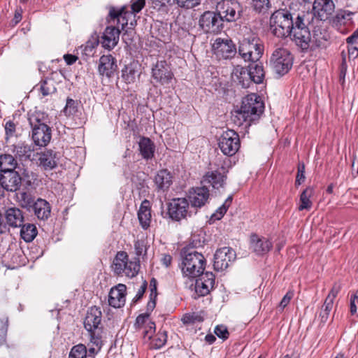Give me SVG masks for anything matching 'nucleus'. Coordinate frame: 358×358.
<instances>
[{
	"instance_id": "nucleus-33",
	"label": "nucleus",
	"mask_w": 358,
	"mask_h": 358,
	"mask_svg": "<svg viewBox=\"0 0 358 358\" xmlns=\"http://www.w3.org/2000/svg\"><path fill=\"white\" fill-rule=\"evenodd\" d=\"M248 71L250 73L252 83H262L264 78L263 65L257 62H252L248 66Z\"/></svg>"
},
{
	"instance_id": "nucleus-45",
	"label": "nucleus",
	"mask_w": 358,
	"mask_h": 358,
	"mask_svg": "<svg viewBox=\"0 0 358 358\" xmlns=\"http://www.w3.org/2000/svg\"><path fill=\"white\" fill-rule=\"evenodd\" d=\"M140 264L136 261H128L123 268L122 274L129 278L136 276L139 271Z\"/></svg>"
},
{
	"instance_id": "nucleus-24",
	"label": "nucleus",
	"mask_w": 358,
	"mask_h": 358,
	"mask_svg": "<svg viewBox=\"0 0 358 358\" xmlns=\"http://www.w3.org/2000/svg\"><path fill=\"white\" fill-rule=\"evenodd\" d=\"M231 78L234 83H236L243 88H248L252 83L248 69L241 66H236L234 68Z\"/></svg>"
},
{
	"instance_id": "nucleus-49",
	"label": "nucleus",
	"mask_w": 358,
	"mask_h": 358,
	"mask_svg": "<svg viewBox=\"0 0 358 358\" xmlns=\"http://www.w3.org/2000/svg\"><path fill=\"white\" fill-rule=\"evenodd\" d=\"M333 304L334 303L331 302L324 301V303L319 314V317L320 318V322L324 324L327 321L329 313L333 308Z\"/></svg>"
},
{
	"instance_id": "nucleus-35",
	"label": "nucleus",
	"mask_w": 358,
	"mask_h": 358,
	"mask_svg": "<svg viewBox=\"0 0 358 358\" xmlns=\"http://www.w3.org/2000/svg\"><path fill=\"white\" fill-rule=\"evenodd\" d=\"M90 336V343L92 346H90L87 349V358H94L95 355L100 351L103 341L102 335H99L97 333H93Z\"/></svg>"
},
{
	"instance_id": "nucleus-42",
	"label": "nucleus",
	"mask_w": 358,
	"mask_h": 358,
	"mask_svg": "<svg viewBox=\"0 0 358 358\" xmlns=\"http://www.w3.org/2000/svg\"><path fill=\"white\" fill-rule=\"evenodd\" d=\"M233 197L231 195L229 196L227 199L224 201V203L219 207L216 211L211 215L210 220L215 221L220 220L226 213L229 207L231 206L232 203Z\"/></svg>"
},
{
	"instance_id": "nucleus-54",
	"label": "nucleus",
	"mask_w": 358,
	"mask_h": 358,
	"mask_svg": "<svg viewBox=\"0 0 358 358\" xmlns=\"http://www.w3.org/2000/svg\"><path fill=\"white\" fill-rule=\"evenodd\" d=\"M254 9L260 13L269 7V0H252Z\"/></svg>"
},
{
	"instance_id": "nucleus-37",
	"label": "nucleus",
	"mask_w": 358,
	"mask_h": 358,
	"mask_svg": "<svg viewBox=\"0 0 358 358\" xmlns=\"http://www.w3.org/2000/svg\"><path fill=\"white\" fill-rule=\"evenodd\" d=\"M17 201L20 206L26 208L27 210H31V208L34 205L36 201L34 196L27 192H20L17 194Z\"/></svg>"
},
{
	"instance_id": "nucleus-60",
	"label": "nucleus",
	"mask_w": 358,
	"mask_h": 358,
	"mask_svg": "<svg viewBox=\"0 0 358 358\" xmlns=\"http://www.w3.org/2000/svg\"><path fill=\"white\" fill-rule=\"evenodd\" d=\"M134 250L137 256L145 255L146 248L143 241L138 240L134 243Z\"/></svg>"
},
{
	"instance_id": "nucleus-8",
	"label": "nucleus",
	"mask_w": 358,
	"mask_h": 358,
	"mask_svg": "<svg viewBox=\"0 0 358 358\" xmlns=\"http://www.w3.org/2000/svg\"><path fill=\"white\" fill-rule=\"evenodd\" d=\"M216 10L222 22H235L241 15L242 6L236 0H222L217 3Z\"/></svg>"
},
{
	"instance_id": "nucleus-34",
	"label": "nucleus",
	"mask_w": 358,
	"mask_h": 358,
	"mask_svg": "<svg viewBox=\"0 0 358 358\" xmlns=\"http://www.w3.org/2000/svg\"><path fill=\"white\" fill-rule=\"evenodd\" d=\"M17 159L10 154L0 155V173L14 170L17 166Z\"/></svg>"
},
{
	"instance_id": "nucleus-64",
	"label": "nucleus",
	"mask_w": 358,
	"mask_h": 358,
	"mask_svg": "<svg viewBox=\"0 0 358 358\" xmlns=\"http://www.w3.org/2000/svg\"><path fill=\"white\" fill-rule=\"evenodd\" d=\"M146 289H147V282L144 281L143 282V284L141 285V287H139L135 297L134 298V299L132 301V302L134 303H136L138 301H139L143 297Z\"/></svg>"
},
{
	"instance_id": "nucleus-9",
	"label": "nucleus",
	"mask_w": 358,
	"mask_h": 358,
	"mask_svg": "<svg viewBox=\"0 0 358 358\" xmlns=\"http://www.w3.org/2000/svg\"><path fill=\"white\" fill-rule=\"evenodd\" d=\"M167 213L171 220L180 221L191 217L194 212L186 198H174L168 203Z\"/></svg>"
},
{
	"instance_id": "nucleus-10",
	"label": "nucleus",
	"mask_w": 358,
	"mask_h": 358,
	"mask_svg": "<svg viewBox=\"0 0 358 358\" xmlns=\"http://www.w3.org/2000/svg\"><path fill=\"white\" fill-rule=\"evenodd\" d=\"M218 145L224 155L233 156L240 148L239 136L234 130L225 131L221 135Z\"/></svg>"
},
{
	"instance_id": "nucleus-41",
	"label": "nucleus",
	"mask_w": 358,
	"mask_h": 358,
	"mask_svg": "<svg viewBox=\"0 0 358 358\" xmlns=\"http://www.w3.org/2000/svg\"><path fill=\"white\" fill-rule=\"evenodd\" d=\"M35 90H38L43 96H46L52 93L55 92L56 88L54 85L53 82L51 80H42L35 87Z\"/></svg>"
},
{
	"instance_id": "nucleus-62",
	"label": "nucleus",
	"mask_w": 358,
	"mask_h": 358,
	"mask_svg": "<svg viewBox=\"0 0 358 358\" xmlns=\"http://www.w3.org/2000/svg\"><path fill=\"white\" fill-rule=\"evenodd\" d=\"M293 296L294 292L292 291H288L282 299L279 307L283 310L289 304Z\"/></svg>"
},
{
	"instance_id": "nucleus-57",
	"label": "nucleus",
	"mask_w": 358,
	"mask_h": 358,
	"mask_svg": "<svg viewBox=\"0 0 358 358\" xmlns=\"http://www.w3.org/2000/svg\"><path fill=\"white\" fill-rule=\"evenodd\" d=\"M145 0H131V8L132 11L131 12L133 14L139 13L145 6Z\"/></svg>"
},
{
	"instance_id": "nucleus-32",
	"label": "nucleus",
	"mask_w": 358,
	"mask_h": 358,
	"mask_svg": "<svg viewBox=\"0 0 358 358\" xmlns=\"http://www.w3.org/2000/svg\"><path fill=\"white\" fill-rule=\"evenodd\" d=\"M138 64L137 62H131L122 69L121 77L127 84L134 83L137 76H139Z\"/></svg>"
},
{
	"instance_id": "nucleus-27",
	"label": "nucleus",
	"mask_w": 358,
	"mask_h": 358,
	"mask_svg": "<svg viewBox=\"0 0 358 358\" xmlns=\"http://www.w3.org/2000/svg\"><path fill=\"white\" fill-rule=\"evenodd\" d=\"M138 218L143 229L149 228L151 222V206L148 200L145 199L142 201L138 211Z\"/></svg>"
},
{
	"instance_id": "nucleus-2",
	"label": "nucleus",
	"mask_w": 358,
	"mask_h": 358,
	"mask_svg": "<svg viewBox=\"0 0 358 358\" xmlns=\"http://www.w3.org/2000/svg\"><path fill=\"white\" fill-rule=\"evenodd\" d=\"M264 109V102L258 94H248L243 98L240 109L233 113L232 120L236 125H244L245 128H248L259 120Z\"/></svg>"
},
{
	"instance_id": "nucleus-55",
	"label": "nucleus",
	"mask_w": 358,
	"mask_h": 358,
	"mask_svg": "<svg viewBox=\"0 0 358 358\" xmlns=\"http://www.w3.org/2000/svg\"><path fill=\"white\" fill-rule=\"evenodd\" d=\"M149 322V314L144 313L139 315L136 320L135 326L138 329L143 328Z\"/></svg>"
},
{
	"instance_id": "nucleus-46",
	"label": "nucleus",
	"mask_w": 358,
	"mask_h": 358,
	"mask_svg": "<svg viewBox=\"0 0 358 358\" xmlns=\"http://www.w3.org/2000/svg\"><path fill=\"white\" fill-rule=\"evenodd\" d=\"M181 320L185 324H193L203 322V317L201 314L193 312L185 314Z\"/></svg>"
},
{
	"instance_id": "nucleus-7",
	"label": "nucleus",
	"mask_w": 358,
	"mask_h": 358,
	"mask_svg": "<svg viewBox=\"0 0 358 358\" xmlns=\"http://www.w3.org/2000/svg\"><path fill=\"white\" fill-rule=\"evenodd\" d=\"M293 60L294 57L287 49L277 48L271 55L270 64L277 74L284 76L292 69Z\"/></svg>"
},
{
	"instance_id": "nucleus-13",
	"label": "nucleus",
	"mask_w": 358,
	"mask_h": 358,
	"mask_svg": "<svg viewBox=\"0 0 358 358\" xmlns=\"http://www.w3.org/2000/svg\"><path fill=\"white\" fill-rule=\"evenodd\" d=\"M152 78L161 85L169 84L173 78L170 66L165 60L157 61L152 67Z\"/></svg>"
},
{
	"instance_id": "nucleus-15",
	"label": "nucleus",
	"mask_w": 358,
	"mask_h": 358,
	"mask_svg": "<svg viewBox=\"0 0 358 358\" xmlns=\"http://www.w3.org/2000/svg\"><path fill=\"white\" fill-rule=\"evenodd\" d=\"M236 252L231 248L223 247L217 250L214 255L215 270H225L236 259Z\"/></svg>"
},
{
	"instance_id": "nucleus-43",
	"label": "nucleus",
	"mask_w": 358,
	"mask_h": 358,
	"mask_svg": "<svg viewBox=\"0 0 358 358\" xmlns=\"http://www.w3.org/2000/svg\"><path fill=\"white\" fill-rule=\"evenodd\" d=\"M68 358H87V347L82 343L73 346Z\"/></svg>"
},
{
	"instance_id": "nucleus-11",
	"label": "nucleus",
	"mask_w": 358,
	"mask_h": 358,
	"mask_svg": "<svg viewBox=\"0 0 358 358\" xmlns=\"http://www.w3.org/2000/svg\"><path fill=\"white\" fill-rule=\"evenodd\" d=\"M187 200L196 214L199 208L204 206L209 200L210 192L206 186L192 187L187 193Z\"/></svg>"
},
{
	"instance_id": "nucleus-25",
	"label": "nucleus",
	"mask_w": 358,
	"mask_h": 358,
	"mask_svg": "<svg viewBox=\"0 0 358 358\" xmlns=\"http://www.w3.org/2000/svg\"><path fill=\"white\" fill-rule=\"evenodd\" d=\"M31 210L39 220H47L50 217L51 206L50 203L43 199H37Z\"/></svg>"
},
{
	"instance_id": "nucleus-48",
	"label": "nucleus",
	"mask_w": 358,
	"mask_h": 358,
	"mask_svg": "<svg viewBox=\"0 0 358 358\" xmlns=\"http://www.w3.org/2000/svg\"><path fill=\"white\" fill-rule=\"evenodd\" d=\"M98 44L99 41L96 38H94L92 41L89 40L85 45H81L80 49L83 55L86 56H91L93 55L94 49L98 45Z\"/></svg>"
},
{
	"instance_id": "nucleus-17",
	"label": "nucleus",
	"mask_w": 358,
	"mask_h": 358,
	"mask_svg": "<svg viewBox=\"0 0 358 358\" xmlns=\"http://www.w3.org/2000/svg\"><path fill=\"white\" fill-rule=\"evenodd\" d=\"M0 182L8 192L18 190L22 185V177L15 169L0 173Z\"/></svg>"
},
{
	"instance_id": "nucleus-40",
	"label": "nucleus",
	"mask_w": 358,
	"mask_h": 358,
	"mask_svg": "<svg viewBox=\"0 0 358 358\" xmlns=\"http://www.w3.org/2000/svg\"><path fill=\"white\" fill-rule=\"evenodd\" d=\"M313 194V189L312 187L306 188L300 195V205L299 206V210H310L312 207L313 203L310 201V197Z\"/></svg>"
},
{
	"instance_id": "nucleus-36",
	"label": "nucleus",
	"mask_w": 358,
	"mask_h": 358,
	"mask_svg": "<svg viewBox=\"0 0 358 358\" xmlns=\"http://www.w3.org/2000/svg\"><path fill=\"white\" fill-rule=\"evenodd\" d=\"M13 152L16 156L20 158H24V159H31L34 155V149L31 145L25 143H19L13 146Z\"/></svg>"
},
{
	"instance_id": "nucleus-18",
	"label": "nucleus",
	"mask_w": 358,
	"mask_h": 358,
	"mask_svg": "<svg viewBox=\"0 0 358 358\" xmlns=\"http://www.w3.org/2000/svg\"><path fill=\"white\" fill-rule=\"evenodd\" d=\"M127 286L124 284H118L112 287L108 294L109 306L119 308L123 307L126 302Z\"/></svg>"
},
{
	"instance_id": "nucleus-58",
	"label": "nucleus",
	"mask_w": 358,
	"mask_h": 358,
	"mask_svg": "<svg viewBox=\"0 0 358 358\" xmlns=\"http://www.w3.org/2000/svg\"><path fill=\"white\" fill-rule=\"evenodd\" d=\"M341 291V286L338 284L335 283L331 291L329 292L328 296H327L325 301L331 302L334 303V299L336 297L339 292Z\"/></svg>"
},
{
	"instance_id": "nucleus-51",
	"label": "nucleus",
	"mask_w": 358,
	"mask_h": 358,
	"mask_svg": "<svg viewBox=\"0 0 358 358\" xmlns=\"http://www.w3.org/2000/svg\"><path fill=\"white\" fill-rule=\"evenodd\" d=\"M212 289L213 288L208 286L204 282H202L198 280H196L195 291L199 296H206Z\"/></svg>"
},
{
	"instance_id": "nucleus-59",
	"label": "nucleus",
	"mask_w": 358,
	"mask_h": 358,
	"mask_svg": "<svg viewBox=\"0 0 358 358\" xmlns=\"http://www.w3.org/2000/svg\"><path fill=\"white\" fill-rule=\"evenodd\" d=\"M305 180V166L303 164H299L298 167L297 175L296 177V185H300Z\"/></svg>"
},
{
	"instance_id": "nucleus-23",
	"label": "nucleus",
	"mask_w": 358,
	"mask_h": 358,
	"mask_svg": "<svg viewBox=\"0 0 358 358\" xmlns=\"http://www.w3.org/2000/svg\"><path fill=\"white\" fill-rule=\"evenodd\" d=\"M120 31L118 27H107L101 36V44L106 49L113 48L118 43Z\"/></svg>"
},
{
	"instance_id": "nucleus-21",
	"label": "nucleus",
	"mask_w": 358,
	"mask_h": 358,
	"mask_svg": "<svg viewBox=\"0 0 358 358\" xmlns=\"http://www.w3.org/2000/svg\"><path fill=\"white\" fill-rule=\"evenodd\" d=\"M227 178V171L224 166L220 169L208 172L203 178V183H208L212 185L214 189L223 187Z\"/></svg>"
},
{
	"instance_id": "nucleus-3",
	"label": "nucleus",
	"mask_w": 358,
	"mask_h": 358,
	"mask_svg": "<svg viewBox=\"0 0 358 358\" xmlns=\"http://www.w3.org/2000/svg\"><path fill=\"white\" fill-rule=\"evenodd\" d=\"M303 22L301 17L298 16L294 22L292 15L287 10L280 9L275 10L270 17V29L272 34L280 38H285L292 36V41L294 39V29L299 22Z\"/></svg>"
},
{
	"instance_id": "nucleus-14",
	"label": "nucleus",
	"mask_w": 358,
	"mask_h": 358,
	"mask_svg": "<svg viewBox=\"0 0 358 358\" xmlns=\"http://www.w3.org/2000/svg\"><path fill=\"white\" fill-rule=\"evenodd\" d=\"M101 319L102 313L99 308L92 306L88 309L84 320V327L90 333V336L93 333L101 335L102 328L100 327Z\"/></svg>"
},
{
	"instance_id": "nucleus-39",
	"label": "nucleus",
	"mask_w": 358,
	"mask_h": 358,
	"mask_svg": "<svg viewBox=\"0 0 358 358\" xmlns=\"http://www.w3.org/2000/svg\"><path fill=\"white\" fill-rule=\"evenodd\" d=\"M128 262V255L126 252L120 251L117 253L113 261V269L117 275H122L123 268Z\"/></svg>"
},
{
	"instance_id": "nucleus-30",
	"label": "nucleus",
	"mask_w": 358,
	"mask_h": 358,
	"mask_svg": "<svg viewBox=\"0 0 358 358\" xmlns=\"http://www.w3.org/2000/svg\"><path fill=\"white\" fill-rule=\"evenodd\" d=\"M155 184L158 190H167L172 184V175L166 169L159 171L155 177Z\"/></svg>"
},
{
	"instance_id": "nucleus-38",
	"label": "nucleus",
	"mask_w": 358,
	"mask_h": 358,
	"mask_svg": "<svg viewBox=\"0 0 358 358\" xmlns=\"http://www.w3.org/2000/svg\"><path fill=\"white\" fill-rule=\"evenodd\" d=\"M20 227L21 238L27 243L31 242L38 234L36 227L33 224H23Z\"/></svg>"
},
{
	"instance_id": "nucleus-19",
	"label": "nucleus",
	"mask_w": 358,
	"mask_h": 358,
	"mask_svg": "<svg viewBox=\"0 0 358 358\" xmlns=\"http://www.w3.org/2000/svg\"><path fill=\"white\" fill-rule=\"evenodd\" d=\"M117 70L116 59L111 55H102L99 58L98 71L101 76L111 78Z\"/></svg>"
},
{
	"instance_id": "nucleus-44",
	"label": "nucleus",
	"mask_w": 358,
	"mask_h": 358,
	"mask_svg": "<svg viewBox=\"0 0 358 358\" xmlns=\"http://www.w3.org/2000/svg\"><path fill=\"white\" fill-rule=\"evenodd\" d=\"M79 102L70 97L66 99V106L63 109L64 114L67 117H71L78 112Z\"/></svg>"
},
{
	"instance_id": "nucleus-5",
	"label": "nucleus",
	"mask_w": 358,
	"mask_h": 358,
	"mask_svg": "<svg viewBox=\"0 0 358 358\" xmlns=\"http://www.w3.org/2000/svg\"><path fill=\"white\" fill-rule=\"evenodd\" d=\"M43 114L35 113L29 117V124L32 129L31 138L34 144L39 147L46 146L52 138V130L49 126L43 122L41 116Z\"/></svg>"
},
{
	"instance_id": "nucleus-4",
	"label": "nucleus",
	"mask_w": 358,
	"mask_h": 358,
	"mask_svg": "<svg viewBox=\"0 0 358 358\" xmlns=\"http://www.w3.org/2000/svg\"><path fill=\"white\" fill-rule=\"evenodd\" d=\"M206 260L201 252L192 248H187L181 252L180 268L184 277L194 279L205 270Z\"/></svg>"
},
{
	"instance_id": "nucleus-28",
	"label": "nucleus",
	"mask_w": 358,
	"mask_h": 358,
	"mask_svg": "<svg viewBox=\"0 0 358 358\" xmlns=\"http://www.w3.org/2000/svg\"><path fill=\"white\" fill-rule=\"evenodd\" d=\"M38 161L39 166L45 170H52L57 165V153L51 150L41 152Z\"/></svg>"
},
{
	"instance_id": "nucleus-1",
	"label": "nucleus",
	"mask_w": 358,
	"mask_h": 358,
	"mask_svg": "<svg viewBox=\"0 0 358 358\" xmlns=\"http://www.w3.org/2000/svg\"><path fill=\"white\" fill-rule=\"evenodd\" d=\"M299 23L294 29V42L302 51L315 50L326 46L329 36L325 28L321 24L316 25L311 33L303 22Z\"/></svg>"
},
{
	"instance_id": "nucleus-53",
	"label": "nucleus",
	"mask_w": 358,
	"mask_h": 358,
	"mask_svg": "<svg viewBox=\"0 0 358 358\" xmlns=\"http://www.w3.org/2000/svg\"><path fill=\"white\" fill-rule=\"evenodd\" d=\"M179 7L192 8L200 3L201 0H173Z\"/></svg>"
},
{
	"instance_id": "nucleus-31",
	"label": "nucleus",
	"mask_w": 358,
	"mask_h": 358,
	"mask_svg": "<svg viewBox=\"0 0 358 358\" xmlns=\"http://www.w3.org/2000/svg\"><path fill=\"white\" fill-rule=\"evenodd\" d=\"M139 150L145 159H151L154 157L155 145L148 137H141L138 142Z\"/></svg>"
},
{
	"instance_id": "nucleus-26",
	"label": "nucleus",
	"mask_w": 358,
	"mask_h": 358,
	"mask_svg": "<svg viewBox=\"0 0 358 358\" xmlns=\"http://www.w3.org/2000/svg\"><path fill=\"white\" fill-rule=\"evenodd\" d=\"M6 223L13 228L22 226L24 217L22 211L17 208H10L5 213Z\"/></svg>"
},
{
	"instance_id": "nucleus-47",
	"label": "nucleus",
	"mask_w": 358,
	"mask_h": 358,
	"mask_svg": "<svg viewBox=\"0 0 358 358\" xmlns=\"http://www.w3.org/2000/svg\"><path fill=\"white\" fill-rule=\"evenodd\" d=\"M166 341V332L165 331H159L158 334L152 338L151 344L153 348L159 349L165 345Z\"/></svg>"
},
{
	"instance_id": "nucleus-29",
	"label": "nucleus",
	"mask_w": 358,
	"mask_h": 358,
	"mask_svg": "<svg viewBox=\"0 0 358 358\" xmlns=\"http://www.w3.org/2000/svg\"><path fill=\"white\" fill-rule=\"evenodd\" d=\"M132 13L128 11L125 6H123L119 9L111 8L109 11L110 17L115 20H117V24H121L122 29L128 24L129 17L131 16Z\"/></svg>"
},
{
	"instance_id": "nucleus-20",
	"label": "nucleus",
	"mask_w": 358,
	"mask_h": 358,
	"mask_svg": "<svg viewBox=\"0 0 358 358\" xmlns=\"http://www.w3.org/2000/svg\"><path fill=\"white\" fill-rule=\"evenodd\" d=\"M334 10V3L332 0H315L313 5V11L315 17L320 21L325 20L331 15Z\"/></svg>"
},
{
	"instance_id": "nucleus-52",
	"label": "nucleus",
	"mask_w": 358,
	"mask_h": 358,
	"mask_svg": "<svg viewBox=\"0 0 358 358\" xmlns=\"http://www.w3.org/2000/svg\"><path fill=\"white\" fill-rule=\"evenodd\" d=\"M143 329V338L150 340L155 332V322L149 321L148 323Z\"/></svg>"
},
{
	"instance_id": "nucleus-22",
	"label": "nucleus",
	"mask_w": 358,
	"mask_h": 358,
	"mask_svg": "<svg viewBox=\"0 0 358 358\" xmlns=\"http://www.w3.org/2000/svg\"><path fill=\"white\" fill-rule=\"evenodd\" d=\"M272 246V243L266 238L259 237L257 234L250 236V248L257 255L266 254Z\"/></svg>"
},
{
	"instance_id": "nucleus-63",
	"label": "nucleus",
	"mask_w": 358,
	"mask_h": 358,
	"mask_svg": "<svg viewBox=\"0 0 358 358\" xmlns=\"http://www.w3.org/2000/svg\"><path fill=\"white\" fill-rule=\"evenodd\" d=\"M5 131L6 138L11 137L14 135L15 131V125L12 121H8L6 123Z\"/></svg>"
},
{
	"instance_id": "nucleus-50",
	"label": "nucleus",
	"mask_w": 358,
	"mask_h": 358,
	"mask_svg": "<svg viewBox=\"0 0 358 358\" xmlns=\"http://www.w3.org/2000/svg\"><path fill=\"white\" fill-rule=\"evenodd\" d=\"M199 277H200L199 279H197L199 281H201L202 282H204L208 286L210 287L213 289L215 285V275L212 272H206L201 273Z\"/></svg>"
},
{
	"instance_id": "nucleus-61",
	"label": "nucleus",
	"mask_w": 358,
	"mask_h": 358,
	"mask_svg": "<svg viewBox=\"0 0 358 358\" xmlns=\"http://www.w3.org/2000/svg\"><path fill=\"white\" fill-rule=\"evenodd\" d=\"M357 303H358V290L350 296V313L354 315L357 313Z\"/></svg>"
},
{
	"instance_id": "nucleus-6",
	"label": "nucleus",
	"mask_w": 358,
	"mask_h": 358,
	"mask_svg": "<svg viewBox=\"0 0 358 358\" xmlns=\"http://www.w3.org/2000/svg\"><path fill=\"white\" fill-rule=\"evenodd\" d=\"M264 45L256 36L244 38L240 43L238 53L245 62H257L262 56Z\"/></svg>"
},
{
	"instance_id": "nucleus-12",
	"label": "nucleus",
	"mask_w": 358,
	"mask_h": 358,
	"mask_svg": "<svg viewBox=\"0 0 358 358\" xmlns=\"http://www.w3.org/2000/svg\"><path fill=\"white\" fill-rule=\"evenodd\" d=\"M199 26L206 33L218 34L223 28V22L217 12L206 11L199 19Z\"/></svg>"
},
{
	"instance_id": "nucleus-56",
	"label": "nucleus",
	"mask_w": 358,
	"mask_h": 358,
	"mask_svg": "<svg viewBox=\"0 0 358 358\" xmlns=\"http://www.w3.org/2000/svg\"><path fill=\"white\" fill-rule=\"evenodd\" d=\"M214 333L220 338L225 340L228 338L229 333L227 328L224 325H217L214 330Z\"/></svg>"
},
{
	"instance_id": "nucleus-16",
	"label": "nucleus",
	"mask_w": 358,
	"mask_h": 358,
	"mask_svg": "<svg viewBox=\"0 0 358 358\" xmlns=\"http://www.w3.org/2000/svg\"><path fill=\"white\" fill-rule=\"evenodd\" d=\"M214 54L219 59H227L233 57L236 50L231 40L217 38L213 45Z\"/></svg>"
}]
</instances>
